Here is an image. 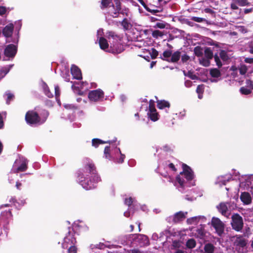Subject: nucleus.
<instances>
[{
    "label": "nucleus",
    "instance_id": "nucleus-62",
    "mask_svg": "<svg viewBox=\"0 0 253 253\" xmlns=\"http://www.w3.org/2000/svg\"><path fill=\"white\" fill-rule=\"evenodd\" d=\"M6 9L5 7L0 6V15H2L6 13Z\"/></svg>",
    "mask_w": 253,
    "mask_h": 253
},
{
    "label": "nucleus",
    "instance_id": "nucleus-36",
    "mask_svg": "<svg viewBox=\"0 0 253 253\" xmlns=\"http://www.w3.org/2000/svg\"><path fill=\"white\" fill-rule=\"evenodd\" d=\"M112 3V0H101V8L104 9L108 7V6Z\"/></svg>",
    "mask_w": 253,
    "mask_h": 253
},
{
    "label": "nucleus",
    "instance_id": "nucleus-17",
    "mask_svg": "<svg viewBox=\"0 0 253 253\" xmlns=\"http://www.w3.org/2000/svg\"><path fill=\"white\" fill-rule=\"evenodd\" d=\"M156 102L157 108L159 109H164L166 108H169L170 106L169 102L165 100H157Z\"/></svg>",
    "mask_w": 253,
    "mask_h": 253
},
{
    "label": "nucleus",
    "instance_id": "nucleus-50",
    "mask_svg": "<svg viewBox=\"0 0 253 253\" xmlns=\"http://www.w3.org/2000/svg\"><path fill=\"white\" fill-rule=\"evenodd\" d=\"M214 58L216 64L218 67V68L221 67V66H222V64L220 60L219 57L218 56L217 54H215L214 55Z\"/></svg>",
    "mask_w": 253,
    "mask_h": 253
},
{
    "label": "nucleus",
    "instance_id": "nucleus-45",
    "mask_svg": "<svg viewBox=\"0 0 253 253\" xmlns=\"http://www.w3.org/2000/svg\"><path fill=\"white\" fill-rule=\"evenodd\" d=\"M156 111H157V110L155 108L154 102L153 100H150L149 103V112H153Z\"/></svg>",
    "mask_w": 253,
    "mask_h": 253
},
{
    "label": "nucleus",
    "instance_id": "nucleus-12",
    "mask_svg": "<svg viewBox=\"0 0 253 253\" xmlns=\"http://www.w3.org/2000/svg\"><path fill=\"white\" fill-rule=\"evenodd\" d=\"M71 72L74 79L78 80L82 79L81 70L78 66L72 65L71 68Z\"/></svg>",
    "mask_w": 253,
    "mask_h": 253
},
{
    "label": "nucleus",
    "instance_id": "nucleus-15",
    "mask_svg": "<svg viewBox=\"0 0 253 253\" xmlns=\"http://www.w3.org/2000/svg\"><path fill=\"white\" fill-rule=\"evenodd\" d=\"M187 214V212L179 211L175 213L173 216L174 217V223H177L182 220L186 218V215Z\"/></svg>",
    "mask_w": 253,
    "mask_h": 253
},
{
    "label": "nucleus",
    "instance_id": "nucleus-30",
    "mask_svg": "<svg viewBox=\"0 0 253 253\" xmlns=\"http://www.w3.org/2000/svg\"><path fill=\"white\" fill-rule=\"evenodd\" d=\"M114 4H112L111 6L113 9H116L118 10L124 11L122 8V2L121 0H114Z\"/></svg>",
    "mask_w": 253,
    "mask_h": 253
},
{
    "label": "nucleus",
    "instance_id": "nucleus-60",
    "mask_svg": "<svg viewBox=\"0 0 253 253\" xmlns=\"http://www.w3.org/2000/svg\"><path fill=\"white\" fill-rule=\"evenodd\" d=\"M181 56V61L183 63L187 62L188 60H189L190 57L187 54H184Z\"/></svg>",
    "mask_w": 253,
    "mask_h": 253
},
{
    "label": "nucleus",
    "instance_id": "nucleus-51",
    "mask_svg": "<svg viewBox=\"0 0 253 253\" xmlns=\"http://www.w3.org/2000/svg\"><path fill=\"white\" fill-rule=\"evenodd\" d=\"M200 63H201V64H202L203 66H204L205 67H208L210 65V59H208L207 58L206 59L203 58L200 61Z\"/></svg>",
    "mask_w": 253,
    "mask_h": 253
},
{
    "label": "nucleus",
    "instance_id": "nucleus-20",
    "mask_svg": "<svg viewBox=\"0 0 253 253\" xmlns=\"http://www.w3.org/2000/svg\"><path fill=\"white\" fill-rule=\"evenodd\" d=\"M99 44L101 49L105 50L108 48L109 44L107 40L103 38L100 37L99 40Z\"/></svg>",
    "mask_w": 253,
    "mask_h": 253
},
{
    "label": "nucleus",
    "instance_id": "nucleus-26",
    "mask_svg": "<svg viewBox=\"0 0 253 253\" xmlns=\"http://www.w3.org/2000/svg\"><path fill=\"white\" fill-rule=\"evenodd\" d=\"M108 34V38L110 39V38H112L114 40H116L117 42L118 40L121 41V38L119 35H118L115 32L113 31H109L107 33Z\"/></svg>",
    "mask_w": 253,
    "mask_h": 253
},
{
    "label": "nucleus",
    "instance_id": "nucleus-27",
    "mask_svg": "<svg viewBox=\"0 0 253 253\" xmlns=\"http://www.w3.org/2000/svg\"><path fill=\"white\" fill-rule=\"evenodd\" d=\"M204 54L208 59H211L213 57V52L210 47H206L204 50Z\"/></svg>",
    "mask_w": 253,
    "mask_h": 253
},
{
    "label": "nucleus",
    "instance_id": "nucleus-47",
    "mask_svg": "<svg viewBox=\"0 0 253 253\" xmlns=\"http://www.w3.org/2000/svg\"><path fill=\"white\" fill-rule=\"evenodd\" d=\"M194 52L195 55L198 57H200L203 55L202 49L200 46H196L195 47Z\"/></svg>",
    "mask_w": 253,
    "mask_h": 253
},
{
    "label": "nucleus",
    "instance_id": "nucleus-42",
    "mask_svg": "<svg viewBox=\"0 0 253 253\" xmlns=\"http://www.w3.org/2000/svg\"><path fill=\"white\" fill-rule=\"evenodd\" d=\"M63 106L65 109L68 110H76L79 109L77 106L74 104H65Z\"/></svg>",
    "mask_w": 253,
    "mask_h": 253
},
{
    "label": "nucleus",
    "instance_id": "nucleus-61",
    "mask_svg": "<svg viewBox=\"0 0 253 253\" xmlns=\"http://www.w3.org/2000/svg\"><path fill=\"white\" fill-rule=\"evenodd\" d=\"M147 11L152 13V14H155L157 12H160L159 10L157 9H151L149 8L147 6H146V8H145Z\"/></svg>",
    "mask_w": 253,
    "mask_h": 253
},
{
    "label": "nucleus",
    "instance_id": "nucleus-22",
    "mask_svg": "<svg viewBox=\"0 0 253 253\" xmlns=\"http://www.w3.org/2000/svg\"><path fill=\"white\" fill-rule=\"evenodd\" d=\"M68 235H67L64 238V242L66 243H68L70 242H71V243L72 245V246H74L75 243L76 242L75 238L70 235V231L68 232Z\"/></svg>",
    "mask_w": 253,
    "mask_h": 253
},
{
    "label": "nucleus",
    "instance_id": "nucleus-11",
    "mask_svg": "<svg viewBox=\"0 0 253 253\" xmlns=\"http://www.w3.org/2000/svg\"><path fill=\"white\" fill-rule=\"evenodd\" d=\"M124 50L123 46L121 44L117 43V42H113V44L110 46L109 51L114 54H117L123 52Z\"/></svg>",
    "mask_w": 253,
    "mask_h": 253
},
{
    "label": "nucleus",
    "instance_id": "nucleus-32",
    "mask_svg": "<svg viewBox=\"0 0 253 253\" xmlns=\"http://www.w3.org/2000/svg\"><path fill=\"white\" fill-rule=\"evenodd\" d=\"M148 115L150 120L153 122H155L158 120V113L157 111L148 112Z\"/></svg>",
    "mask_w": 253,
    "mask_h": 253
},
{
    "label": "nucleus",
    "instance_id": "nucleus-28",
    "mask_svg": "<svg viewBox=\"0 0 253 253\" xmlns=\"http://www.w3.org/2000/svg\"><path fill=\"white\" fill-rule=\"evenodd\" d=\"M214 250V247L211 243L206 244L204 247L205 253H213Z\"/></svg>",
    "mask_w": 253,
    "mask_h": 253
},
{
    "label": "nucleus",
    "instance_id": "nucleus-4",
    "mask_svg": "<svg viewBox=\"0 0 253 253\" xmlns=\"http://www.w3.org/2000/svg\"><path fill=\"white\" fill-rule=\"evenodd\" d=\"M77 178L79 182L86 190H90L95 188V184L98 181H94L93 178L88 176H84V174L77 173Z\"/></svg>",
    "mask_w": 253,
    "mask_h": 253
},
{
    "label": "nucleus",
    "instance_id": "nucleus-7",
    "mask_svg": "<svg viewBox=\"0 0 253 253\" xmlns=\"http://www.w3.org/2000/svg\"><path fill=\"white\" fill-rule=\"evenodd\" d=\"M88 97L91 101H101L104 97V93L101 89L91 90L88 92Z\"/></svg>",
    "mask_w": 253,
    "mask_h": 253
},
{
    "label": "nucleus",
    "instance_id": "nucleus-41",
    "mask_svg": "<svg viewBox=\"0 0 253 253\" xmlns=\"http://www.w3.org/2000/svg\"><path fill=\"white\" fill-rule=\"evenodd\" d=\"M119 14H124V11L118 10L116 9H114V10L111 12V15L113 18H118L119 16Z\"/></svg>",
    "mask_w": 253,
    "mask_h": 253
},
{
    "label": "nucleus",
    "instance_id": "nucleus-8",
    "mask_svg": "<svg viewBox=\"0 0 253 253\" xmlns=\"http://www.w3.org/2000/svg\"><path fill=\"white\" fill-rule=\"evenodd\" d=\"M231 225L235 230L241 231L243 227V220L242 217L238 214L232 215Z\"/></svg>",
    "mask_w": 253,
    "mask_h": 253
},
{
    "label": "nucleus",
    "instance_id": "nucleus-44",
    "mask_svg": "<svg viewBox=\"0 0 253 253\" xmlns=\"http://www.w3.org/2000/svg\"><path fill=\"white\" fill-rule=\"evenodd\" d=\"M204 11L205 13L210 14V15L211 16V17L212 18H215V17H216V13H215V12L213 10H212L211 8H205L204 10Z\"/></svg>",
    "mask_w": 253,
    "mask_h": 253
},
{
    "label": "nucleus",
    "instance_id": "nucleus-54",
    "mask_svg": "<svg viewBox=\"0 0 253 253\" xmlns=\"http://www.w3.org/2000/svg\"><path fill=\"white\" fill-rule=\"evenodd\" d=\"M246 87H249L251 89H253V81L248 79L246 81Z\"/></svg>",
    "mask_w": 253,
    "mask_h": 253
},
{
    "label": "nucleus",
    "instance_id": "nucleus-23",
    "mask_svg": "<svg viewBox=\"0 0 253 253\" xmlns=\"http://www.w3.org/2000/svg\"><path fill=\"white\" fill-rule=\"evenodd\" d=\"M191 20H192L195 22H198V23L205 22L207 24H211V23L210 22V21H209L207 19L205 18L192 16L191 18Z\"/></svg>",
    "mask_w": 253,
    "mask_h": 253
},
{
    "label": "nucleus",
    "instance_id": "nucleus-57",
    "mask_svg": "<svg viewBox=\"0 0 253 253\" xmlns=\"http://www.w3.org/2000/svg\"><path fill=\"white\" fill-rule=\"evenodd\" d=\"M161 149L165 152H170L172 150L170 146L167 144L164 145L161 148Z\"/></svg>",
    "mask_w": 253,
    "mask_h": 253
},
{
    "label": "nucleus",
    "instance_id": "nucleus-58",
    "mask_svg": "<svg viewBox=\"0 0 253 253\" xmlns=\"http://www.w3.org/2000/svg\"><path fill=\"white\" fill-rule=\"evenodd\" d=\"M118 151H119L120 154H121V156H120V159H119L118 161V163H123L124 161V159L125 158V155H124V154H122L121 153V151L120 150V148H118Z\"/></svg>",
    "mask_w": 253,
    "mask_h": 253
},
{
    "label": "nucleus",
    "instance_id": "nucleus-14",
    "mask_svg": "<svg viewBox=\"0 0 253 253\" xmlns=\"http://www.w3.org/2000/svg\"><path fill=\"white\" fill-rule=\"evenodd\" d=\"M240 199L245 205H249L252 202V197L250 194L248 192H242L240 196Z\"/></svg>",
    "mask_w": 253,
    "mask_h": 253
},
{
    "label": "nucleus",
    "instance_id": "nucleus-3",
    "mask_svg": "<svg viewBox=\"0 0 253 253\" xmlns=\"http://www.w3.org/2000/svg\"><path fill=\"white\" fill-rule=\"evenodd\" d=\"M78 173L84 174V176H88L89 178H92L94 181H99L100 180V178L96 172L95 165L92 163L88 162L87 163L84 167L83 172H80Z\"/></svg>",
    "mask_w": 253,
    "mask_h": 253
},
{
    "label": "nucleus",
    "instance_id": "nucleus-39",
    "mask_svg": "<svg viewBox=\"0 0 253 253\" xmlns=\"http://www.w3.org/2000/svg\"><path fill=\"white\" fill-rule=\"evenodd\" d=\"M164 33L159 30H154L152 33V36L155 39H158L159 37H162L164 36Z\"/></svg>",
    "mask_w": 253,
    "mask_h": 253
},
{
    "label": "nucleus",
    "instance_id": "nucleus-16",
    "mask_svg": "<svg viewBox=\"0 0 253 253\" xmlns=\"http://www.w3.org/2000/svg\"><path fill=\"white\" fill-rule=\"evenodd\" d=\"M206 217L204 216H196L188 218L187 219V223L188 224L196 225L199 222L200 220H203L204 221Z\"/></svg>",
    "mask_w": 253,
    "mask_h": 253
},
{
    "label": "nucleus",
    "instance_id": "nucleus-64",
    "mask_svg": "<svg viewBox=\"0 0 253 253\" xmlns=\"http://www.w3.org/2000/svg\"><path fill=\"white\" fill-rule=\"evenodd\" d=\"M169 168L174 172H176L177 171V169L173 163H170L169 165Z\"/></svg>",
    "mask_w": 253,
    "mask_h": 253
},
{
    "label": "nucleus",
    "instance_id": "nucleus-55",
    "mask_svg": "<svg viewBox=\"0 0 253 253\" xmlns=\"http://www.w3.org/2000/svg\"><path fill=\"white\" fill-rule=\"evenodd\" d=\"M7 97L6 99V103L9 104L11 100H12L14 97V95L10 92L6 94Z\"/></svg>",
    "mask_w": 253,
    "mask_h": 253
},
{
    "label": "nucleus",
    "instance_id": "nucleus-53",
    "mask_svg": "<svg viewBox=\"0 0 253 253\" xmlns=\"http://www.w3.org/2000/svg\"><path fill=\"white\" fill-rule=\"evenodd\" d=\"M247 72V68L245 65L241 66L239 68L240 74L242 75H245Z\"/></svg>",
    "mask_w": 253,
    "mask_h": 253
},
{
    "label": "nucleus",
    "instance_id": "nucleus-38",
    "mask_svg": "<svg viewBox=\"0 0 253 253\" xmlns=\"http://www.w3.org/2000/svg\"><path fill=\"white\" fill-rule=\"evenodd\" d=\"M196 246V241L193 239H189L186 242V246L189 249H193Z\"/></svg>",
    "mask_w": 253,
    "mask_h": 253
},
{
    "label": "nucleus",
    "instance_id": "nucleus-56",
    "mask_svg": "<svg viewBox=\"0 0 253 253\" xmlns=\"http://www.w3.org/2000/svg\"><path fill=\"white\" fill-rule=\"evenodd\" d=\"M166 23H160V22H158V23H157L155 25V26H154V28H160V29H164L166 28Z\"/></svg>",
    "mask_w": 253,
    "mask_h": 253
},
{
    "label": "nucleus",
    "instance_id": "nucleus-10",
    "mask_svg": "<svg viewBox=\"0 0 253 253\" xmlns=\"http://www.w3.org/2000/svg\"><path fill=\"white\" fill-rule=\"evenodd\" d=\"M195 234L197 238L203 240L204 242L207 241V237L210 234L202 227L197 228Z\"/></svg>",
    "mask_w": 253,
    "mask_h": 253
},
{
    "label": "nucleus",
    "instance_id": "nucleus-13",
    "mask_svg": "<svg viewBox=\"0 0 253 253\" xmlns=\"http://www.w3.org/2000/svg\"><path fill=\"white\" fill-rule=\"evenodd\" d=\"M14 26L12 24L6 25L2 30V34L6 38L10 37L13 33Z\"/></svg>",
    "mask_w": 253,
    "mask_h": 253
},
{
    "label": "nucleus",
    "instance_id": "nucleus-35",
    "mask_svg": "<svg viewBox=\"0 0 253 253\" xmlns=\"http://www.w3.org/2000/svg\"><path fill=\"white\" fill-rule=\"evenodd\" d=\"M240 92L243 95H249L252 93V89L245 86H242L240 88Z\"/></svg>",
    "mask_w": 253,
    "mask_h": 253
},
{
    "label": "nucleus",
    "instance_id": "nucleus-21",
    "mask_svg": "<svg viewBox=\"0 0 253 253\" xmlns=\"http://www.w3.org/2000/svg\"><path fill=\"white\" fill-rule=\"evenodd\" d=\"M136 236L139 241H142L141 246L148 245L149 244V239L146 236L142 234H138Z\"/></svg>",
    "mask_w": 253,
    "mask_h": 253
},
{
    "label": "nucleus",
    "instance_id": "nucleus-46",
    "mask_svg": "<svg viewBox=\"0 0 253 253\" xmlns=\"http://www.w3.org/2000/svg\"><path fill=\"white\" fill-rule=\"evenodd\" d=\"M27 169V164L26 163L23 162L22 163L19 167H18L16 169V172H19V171H25Z\"/></svg>",
    "mask_w": 253,
    "mask_h": 253
},
{
    "label": "nucleus",
    "instance_id": "nucleus-59",
    "mask_svg": "<svg viewBox=\"0 0 253 253\" xmlns=\"http://www.w3.org/2000/svg\"><path fill=\"white\" fill-rule=\"evenodd\" d=\"M68 253H77V248L74 246H71L68 249Z\"/></svg>",
    "mask_w": 253,
    "mask_h": 253
},
{
    "label": "nucleus",
    "instance_id": "nucleus-24",
    "mask_svg": "<svg viewBox=\"0 0 253 253\" xmlns=\"http://www.w3.org/2000/svg\"><path fill=\"white\" fill-rule=\"evenodd\" d=\"M121 24L123 26L124 30L125 31L129 30L132 26L131 23L126 18L123 20L121 23Z\"/></svg>",
    "mask_w": 253,
    "mask_h": 253
},
{
    "label": "nucleus",
    "instance_id": "nucleus-2",
    "mask_svg": "<svg viewBox=\"0 0 253 253\" xmlns=\"http://www.w3.org/2000/svg\"><path fill=\"white\" fill-rule=\"evenodd\" d=\"M49 112L47 110H44L41 116L36 111V109L28 111L25 116V120L26 123L30 126L41 125L44 123L48 116Z\"/></svg>",
    "mask_w": 253,
    "mask_h": 253
},
{
    "label": "nucleus",
    "instance_id": "nucleus-9",
    "mask_svg": "<svg viewBox=\"0 0 253 253\" xmlns=\"http://www.w3.org/2000/svg\"><path fill=\"white\" fill-rule=\"evenodd\" d=\"M17 52V47L13 44H8L5 48L4 54L5 56L13 58Z\"/></svg>",
    "mask_w": 253,
    "mask_h": 253
},
{
    "label": "nucleus",
    "instance_id": "nucleus-49",
    "mask_svg": "<svg viewBox=\"0 0 253 253\" xmlns=\"http://www.w3.org/2000/svg\"><path fill=\"white\" fill-rule=\"evenodd\" d=\"M110 146H106L104 149V153L106 158L110 159L111 158L110 156Z\"/></svg>",
    "mask_w": 253,
    "mask_h": 253
},
{
    "label": "nucleus",
    "instance_id": "nucleus-25",
    "mask_svg": "<svg viewBox=\"0 0 253 253\" xmlns=\"http://www.w3.org/2000/svg\"><path fill=\"white\" fill-rule=\"evenodd\" d=\"M107 143H110V141H104L98 138H93L92 140V145L95 147H97L99 144H105Z\"/></svg>",
    "mask_w": 253,
    "mask_h": 253
},
{
    "label": "nucleus",
    "instance_id": "nucleus-48",
    "mask_svg": "<svg viewBox=\"0 0 253 253\" xmlns=\"http://www.w3.org/2000/svg\"><path fill=\"white\" fill-rule=\"evenodd\" d=\"M55 89V98L56 99V101H57L58 102H59V96L60 94V90L59 87L58 85H56L55 86L54 88Z\"/></svg>",
    "mask_w": 253,
    "mask_h": 253
},
{
    "label": "nucleus",
    "instance_id": "nucleus-29",
    "mask_svg": "<svg viewBox=\"0 0 253 253\" xmlns=\"http://www.w3.org/2000/svg\"><path fill=\"white\" fill-rule=\"evenodd\" d=\"M211 76L213 78H218L221 76V73L220 71L216 68H213L210 70V72Z\"/></svg>",
    "mask_w": 253,
    "mask_h": 253
},
{
    "label": "nucleus",
    "instance_id": "nucleus-31",
    "mask_svg": "<svg viewBox=\"0 0 253 253\" xmlns=\"http://www.w3.org/2000/svg\"><path fill=\"white\" fill-rule=\"evenodd\" d=\"M172 55V51L170 50H167L164 51L163 53V57H161L163 60L167 61L168 59H169Z\"/></svg>",
    "mask_w": 253,
    "mask_h": 253
},
{
    "label": "nucleus",
    "instance_id": "nucleus-19",
    "mask_svg": "<svg viewBox=\"0 0 253 253\" xmlns=\"http://www.w3.org/2000/svg\"><path fill=\"white\" fill-rule=\"evenodd\" d=\"M217 208L218 211L224 216L228 217L230 215V211L227 207H217Z\"/></svg>",
    "mask_w": 253,
    "mask_h": 253
},
{
    "label": "nucleus",
    "instance_id": "nucleus-18",
    "mask_svg": "<svg viewBox=\"0 0 253 253\" xmlns=\"http://www.w3.org/2000/svg\"><path fill=\"white\" fill-rule=\"evenodd\" d=\"M181 57V52L177 50L172 53V55L169 59H168L167 61L169 62L175 63L177 62Z\"/></svg>",
    "mask_w": 253,
    "mask_h": 253
},
{
    "label": "nucleus",
    "instance_id": "nucleus-63",
    "mask_svg": "<svg viewBox=\"0 0 253 253\" xmlns=\"http://www.w3.org/2000/svg\"><path fill=\"white\" fill-rule=\"evenodd\" d=\"M130 208H129L128 209V211H126L124 212V215L126 217H129L130 215V212H131V209H132V208L133 207H129Z\"/></svg>",
    "mask_w": 253,
    "mask_h": 253
},
{
    "label": "nucleus",
    "instance_id": "nucleus-43",
    "mask_svg": "<svg viewBox=\"0 0 253 253\" xmlns=\"http://www.w3.org/2000/svg\"><path fill=\"white\" fill-rule=\"evenodd\" d=\"M151 58L155 59L157 57L159 54L158 51L154 48H152L151 49V51L149 52Z\"/></svg>",
    "mask_w": 253,
    "mask_h": 253
},
{
    "label": "nucleus",
    "instance_id": "nucleus-5",
    "mask_svg": "<svg viewBox=\"0 0 253 253\" xmlns=\"http://www.w3.org/2000/svg\"><path fill=\"white\" fill-rule=\"evenodd\" d=\"M211 226L215 230V233L222 237L225 234V224L218 218L212 217L211 222Z\"/></svg>",
    "mask_w": 253,
    "mask_h": 253
},
{
    "label": "nucleus",
    "instance_id": "nucleus-1",
    "mask_svg": "<svg viewBox=\"0 0 253 253\" xmlns=\"http://www.w3.org/2000/svg\"><path fill=\"white\" fill-rule=\"evenodd\" d=\"M182 171L176 176V182L179 184L177 188L183 192L187 188L195 185V174L192 169L184 163L182 164Z\"/></svg>",
    "mask_w": 253,
    "mask_h": 253
},
{
    "label": "nucleus",
    "instance_id": "nucleus-52",
    "mask_svg": "<svg viewBox=\"0 0 253 253\" xmlns=\"http://www.w3.org/2000/svg\"><path fill=\"white\" fill-rule=\"evenodd\" d=\"M204 87L203 84L198 85L196 88V92L198 94H203Z\"/></svg>",
    "mask_w": 253,
    "mask_h": 253
},
{
    "label": "nucleus",
    "instance_id": "nucleus-33",
    "mask_svg": "<svg viewBox=\"0 0 253 253\" xmlns=\"http://www.w3.org/2000/svg\"><path fill=\"white\" fill-rule=\"evenodd\" d=\"M43 90L44 94L48 97V98H52L53 97V94L49 90V88L46 84H44L43 85Z\"/></svg>",
    "mask_w": 253,
    "mask_h": 253
},
{
    "label": "nucleus",
    "instance_id": "nucleus-37",
    "mask_svg": "<svg viewBox=\"0 0 253 253\" xmlns=\"http://www.w3.org/2000/svg\"><path fill=\"white\" fill-rule=\"evenodd\" d=\"M219 56L221 59L224 61H226L229 59V57L226 51L221 50L219 53Z\"/></svg>",
    "mask_w": 253,
    "mask_h": 253
},
{
    "label": "nucleus",
    "instance_id": "nucleus-34",
    "mask_svg": "<svg viewBox=\"0 0 253 253\" xmlns=\"http://www.w3.org/2000/svg\"><path fill=\"white\" fill-rule=\"evenodd\" d=\"M233 1L241 6H249L251 4L248 0H233Z\"/></svg>",
    "mask_w": 253,
    "mask_h": 253
},
{
    "label": "nucleus",
    "instance_id": "nucleus-40",
    "mask_svg": "<svg viewBox=\"0 0 253 253\" xmlns=\"http://www.w3.org/2000/svg\"><path fill=\"white\" fill-rule=\"evenodd\" d=\"M135 199L131 197L125 198V204L126 206H131L132 204L135 203Z\"/></svg>",
    "mask_w": 253,
    "mask_h": 253
},
{
    "label": "nucleus",
    "instance_id": "nucleus-6",
    "mask_svg": "<svg viewBox=\"0 0 253 253\" xmlns=\"http://www.w3.org/2000/svg\"><path fill=\"white\" fill-rule=\"evenodd\" d=\"M248 241L242 237H237L234 242L233 249L238 253H244L248 251Z\"/></svg>",
    "mask_w": 253,
    "mask_h": 253
}]
</instances>
